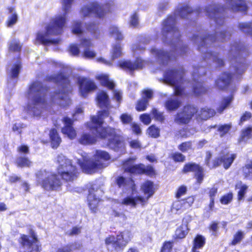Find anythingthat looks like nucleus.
<instances>
[{
    "instance_id": "39448f33",
    "label": "nucleus",
    "mask_w": 252,
    "mask_h": 252,
    "mask_svg": "<svg viewBox=\"0 0 252 252\" xmlns=\"http://www.w3.org/2000/svg\"><path fill=\"white\" fill-rule=\"evenodd\" d=\"M132 234L129 230L121 231L116 235H109L104 239L105 244L108 250L111 252H122L130 242Z\"/></svg>"
},
{
    "instance_id": "680f3d73",
    "label": "nucleus",
    "mask_w": 252,
    "mask_h": 252,
    "mask_svg": "<svg viewBox=\"0 0 252 252\" xmlns=\"http://www.w3.org/2000/svg\"><path fill=\"white\" fill-rule=\"evenodd\" d=\"M87 30L92 34H99V31L98 28V24L94 22L90 23L87 27Z\"/></svg>"
},
{
    "instance_id": "bf43d9fd",
    "label": "nucleus",
    "mask_w": 252,
    "mask_h": 252,
    "mask_svg": "<svg viewBox=\"0 0 252 252\" xmlns=\"http://www.w3.org/2000/svg\"><path fill=\"white\" fill-rule=\"evenodd\" d=\"M147 131L150 137L158 138L159 136V129L158 127H148Z\"/></svg>"
},
{
    "instance_id": "4c0bfd02",
    "label": "nucleus",
    "mask_w": 252,
    "mask_h": 252,
    "mask_svg": "<svg viewBox=\"0 0 252 252\" xmlns=\"http://www.w3.org/2000/svg\"><path fill=\"white\" fill-rule=\"evenodd\" d=\"M241 170L244 178L246 180H252V160L249 163L243 166Z\"/></svg>"
},
{
    "instance_id": "ea45409f",
    "label": "nucleus",
    "mask_w": 252,
    "mask_h": 252,
    "mask_svg": "<svg viewBox=\"0 0 252 252\" xmlns=\"http://www.w3.org/2000/svg\"><path fill=\"white\" fill-rule=\"evenodd\" d=\"M156 55L158 58L162 62H168L171 60L172 54L169 52L165 51L163 50H157Z\"/></svg>"
},
{
    "instance_id": "e2e57ef3",
    "label": "nucleus",
    "mask_w": 252,
    "mask_h": 252,
    "mask_svg": "<svg viewBox=\"0 0 252 252\" xmlns=\"http://www.w3.org/2000/svg\"><path fill=\"white\" fill-rule=\"evenodd\" d=\"M219 228V223L216 221H212L208 226V229L210 231L212 232V235L217 236L218 234V230Z\"/></svg>"
},
{
    "instance_id": "4d7b16f0",
    "label": "nucleus",
    "mask_w": 252,
    "mask_h": 252,
    "mask_svg": "<svg viewBox=\"0 0 252 252\" xmlns=\"http://www.w3.org/2000/svg\"><path fill=\"white\" fill-rule=\"evenodd\" d=\"M248 189V186L246 184H242L239 188L237 193V200L241 201L244 199Z\"/></svg>"
},
{
    "instance_id": "3c124183",
    "label": "nucleus",
    "mask_w": 252,
    "mask_h": 252,
    "mask_svg": "<svg viewBox=\"0 0 252 252\" xmlns=\"http://www.w3.org/2000/svg\"><path fill=\"white\" fill-rule=\"evenodd\" d=\"M240 30L248 35H252V26L251 23H242L239 24Z\"/></svg>"
},
{
    "instance_id": "0e129e2a",
    "label": "nucleus",
    "mask_w": 252,
    "mask_h": 252,
    "mask_svg": "<svg viewBox=\"0 0 252 252\" xmlns=\"http://www.w3.org/2000/svg\"><path fill=\"white\" fill-rule=\"evenodd\" d=\"M187 128V127H183L182 129L177 132V135L181 138H186L189 137L192 134L188 130Z\"/></svg>"
},
{
    "instance_id": "cd10ccee",
    "label": "nucleus",
    "mask_w": 252,
    "mask_h": 252,
    "mask_svg": "<svg viewBox=\"0 0 252 252\" xmlns=\"http://www.w3.org/2000/svg\"><path fill=\"white\" fill-rule=\"evenodd\" d=\"M95 100L100 108H108L110 105V100L107 93L101 91L96 94Z\"/></svg>"
},
{
    "instance_id": "2f4dec72",
    "label": "nucleus",
    "mask_w": 252,
    "mask_h": 252,
    "mask_svg": "<svg viewBox=\"0 0 252 252\" xmlns=\"http://www.w3.org/2000/svg\"><path fill=\"white\" fill-rule=\"evenodd\" d=\"M109 114V112L108 110L99 111L96 115L91 117V122L95 126H102L104 118L107 117Z\"/></svg>"
},
{
    "instance_id": "c03bdc74",
    "label": "nucleus",
    "mask_w": 252,
    "mask_h": 252,
    "mask_svg": "<svg viewBox=\"0 0 252 252\" xmlns=\"http://www.w3.org/2000/svg\"><path fill=\"white\" fill-rule=\"evenodd\" d=\"M245 236L244 233L241 230L237 231L234 235L229 243L230 246H235L239 244L244 239Z\"/></svg>"
},
{
    "instance_id": "6e6d98bb",
    "label": "nucleus",
    "mask_w": 252,
    "mask_h": 252,
    "mask_svg": "<svg viewBox=\"0 0 252 252\" xmlns=\"http://www.w3.org/2000/svg\"><path fill=\"white\" fill-rule=\"evenodd\" d=\"M233 198V194L230 191L222 195L220 199V201L223 205H227L232 201Z\"/></svg>"
},
{
    "instance_id": "b1692460",
    "label": "nucleus",
    "mask_w": 252,
    "mask_h": 252,
    "mask_svg": "<svg viewBox=\"0 0 252 252\" xmlns=\"http://www.w3.org/2000/svg\"><path fill=\"white\" fill-rule=\"evenodd\" d=\"M232 78V73L228 72H223L216 80L215 85L220 90H226L230 85Z\"/></svg>"
},
{
    "instance_id": "5701e85b",
    "label": "nucleus",
    "mask_w": 252,
    "mask_h": 252,
    "mask_svg": "<svg viewBox=\"0 0 252 252\" xmlns=\"http://www.w3.org/2000/svg\"><path fill=\"white\" fill-rule=\"evenodd\" d=\"M96 189L93 187L88 189V193L87 196V201L88 207L92 213H95L97 212L99 203L101 199L97 197L95 194Z\"/></svg>"
},
{
    "instance_id": "de8ad7c7",
    "label": "nucleus",
    "mask_w": 252,
    "mask_h": 252,
    "mask_svg": "<svg viewBox=\"0 0 252 252\" xmlns=\"http://www.w3.org/2000/svg\"><path fill=\"white\" fill-rule=\"evenodd\" d=\"M110 33L115 36V39L117 41H122L124 36L118 28L115 26H112L109 28Z\"/></svg>"
},
{
    "instance_id": "338daca9",
    "label": "nucleus",
    "mask_w": 252,
    "mask_h": 252,
    "mask_svg": "<svg viewBox=\"0 0 252 252\" xmlns=\"http://www.w3.org/2000/svg\"><path fill=\"white\" fill-rule=\"evenodd\" d=\"M187 192V188L185 185L180 186L175 193V197L180 198L182 196L184 195Z\"/></svg>"
},
{
    "instance_id": "a19ab883",
    "label": "nucleus",
    "mask_w": 252,
    "mask_h": 252,
    "mask_svg": "<svg viewBox=\"0 0 252 252\" xmlns=\"http://www.w3.org/2000/svg\"><path fill=\"white\" fill-rule=\"evenodd\" d=\"M151 114L153 119L159 123H163L165 120V116L163 112L159 111L156 108H153L151 110Z\"/></svg>"
},
{
    "instance_id": "6e6552de",
    "label": "nucleus",
    "mask_w": 252,
    "mask_h": 252,
    "mask_svg": "<svg viewBox=\"0 0 252 252\" xmlns=\"http://www.w3.org/2000/svg\"><path fill=\"white\" fill-rule=\"evenodd\" d=\"M28 232L30 235L25 234L20 235L18 240L20 246L28 250L24 252H40L42 249L41 245L36 233L31 226L28 228Z\"/></svg>"
},
{
    "instance_id": "c9c22d12",
    "label": "nucleus",
    "mask_w": 252,
    "mask_h": 252,
    "mask_svg": "<svg viewBox=\"0 0 252 252\" xmlns=\"http://www.w3.org/2000/svg\"><path fill=\"white\" fill-rule=\"evenodd\" d=\"M96 79L100 81L102 86L105 87L111 90L114 89L115 84L113 81L109 80V77L107 75H98L96 77Z\"/></svg>"
},
{
    "instance_id": "09e8293b",
    "label": "nucleus",
    "mask_w": 252,
    "mask_h": 252,
    "mask_svg": "<svg viewBox=\"0 0 252 252\" xmlns=\"http://www.w3.org/2000/svg\"><path fill=\"white\" fill-rule=\"evenodd\" d=\"M16 165L19 167H30L31 165V161L26 157H20L17 158Z\"/></svg>"
},
{
    "instance_id": "f3484780",
    "label": "nucleus",
    "mask_w": 252,
    "mask_h": 252,
    "mask_svg": "<svg viewBox=\"0 0 252 252\" xmlns=\"http://www.w3.org/2000/svg\"><path fill=\"white\" fill-rule=\"evenodd\" d=\"M103 134L104 137H102V139H107L108 140V145L112 148L118 150L123 146V141L116 134L114 128L112 127L104 128Z\"/></svg>"
},
{
    "instance_id": "ddd939ff",
    "label": "nucleus",
    "mask_w": 252,
    "mask_h": 252,
    "mask_svg": "<svg viewBox=\"0 0 252 252\" xmlns=\"http://www.w3.org/2000/svg\"><path fill=\"white\" fill-rule=\"evenodd\" d=\"M185 73L186 70L183 66L167 69L163 74V80L171 85L183 83Z\"/></svg>"
},
{
    "instance_id": "a878e982",
    "label": "nucleus",
    "mask_w": 252,
    "mask_h": 252,
    "mask_svg": "<svg viewBox=\"0 0 252 252\" xmlns=\"http://www.w3.org/2000/svg\"><path fill=\"white\" fill-rule=\"evenodd\" d=\"M118 65L122 69L130 72H133L137 69H142L144 66L143 62L138 59L133 63L131 61H122L119 63Z\"/></svg>"
},
{
    "instance_id": "e433bc0d",
    "label": "nucleus",
    "mask_w": 252,
    "mask_h": 252,
    "mask_svg": "<svg viewBox=\"0 0 252 252\" xmlns=\"http://www.w3.org/2000/svg\"><path fill=\"white\" fill-rule=\"evenodd\" d=\"M203 59L204 61L212 59L213 61L216 63L218 66L219 67L223 66L224 65L223 60L221 58H218L217 55L211 51H206L203 57Z\"/></svg>"
},
{
    "instance_id": "aec40b11",
    "label": "nucleus",
    "mask_w": 252,
    "mask_h": 252,
    "mask_svg": "<svg viewBox=\"0 0 252 252\" xmlns=\"http://www.w3.org/2000/svg\"><path fill=\"white\" fill-rule=\"evenodd\" d=\"M236 158L235 154L221 153L220 156L215 158L213 166L217 168L222 165L224 169L227 170L230 167Z\"/></svg>"
},
{
    "instance_id": "f03ea898",
    "label": "nucleus",
    "mask_w": 252,
    "mask_h": 252,
    "mask_svg": "<svg viewBox=\"0 0 252 252\" xmlns=\"http://www.w3.org/2000/svg\"><path fill=\"white\" fill-rule=\"evenodd\" d=\"M73 0H63V9L64 11L63 15L57 16L53 18L51 21V24L47 26L44 33H38L37 34L36 39L40 44L46 46L51 44H57L59 43V39H51L48 37L49 35H56L62 32L66 22V15L71 7Z\"/></svg>"
},
{
    "instance_id": "8fccbe9b",
    "label": "nucleus",
    "mask_w": 252,
    "mask_h": 252,
    "mask_svg": "<svg viewBox=\"0 0 252 252\" xmlns=\"http://www.w3.org/2000/svg\"><path fill=\"white\" fill-rule=\"evenodd\" d=\"M173 246V241H165L162 243L159 252H172Z\"/></svg>"
},
{
    "instance_id": "49530a36",
    "label": "nucleus",
    "mask_w": 252,
    "mask_h": 252,
    "mask_svg": "<svg viewBox=\"0 0 252 252\" xmlns=\"http://www.w3.org/2000/svg\"><path fill=\"white\" fill-rule=\"evenodd\" d=\"M232 99L233 96L232 95L223 98L217 109L218 111L220 113H221L229 105Z\"/></svg>"
},
{
    "instance_id": "69168bd1",
    "label": "nucleus",
    "mask_w": 252,
    "mask_h": 252,
    "mask_svg": "<svg viewBox=\"0 0 252 252\" xmlns=\"http://www.w3.org/2000/svg\"><path fill=\"white\" fill-rule=\"evenodd\" d=\"M139 119L140 121L145 125H148L151 122V117L149 114L143 113L140 115Z\"/></svg>"
},
{
    "instance_id": "13d9d810",
    "label": "nucleus",
    "mask_w": 252,
    "mask_h": 252,
    "mask_svg": "<svg viewBox=\"0 0 252 252\" xmlns=\"http://www.w3.org/2000/svg\"><path fill=\"white\" fill-rule=\"evenodd\" d=\"M122 55V48L119 44H115L112 49L111 57L113 59L118 58Z\"/></svg>"
},
{
    "instance_id": "4468645a",
    "label": "nucleus",
    "mask_w": 252,
    "mask_h": 252,
    "mask_svg": "<svg viewBox=\"0 0 252 252\" xmlns=\"http://www.w3.org/2000/svg\"><path fill=\"white\" fill-rule=\"evenodd\" d=\"M49 89V87L44 85L40 81H34L31 84L28 94H33L32 101L34 105L44 102V98Z\"/></svg>"
},
{
    "instance_id": "393cba45",
    "label": "nucleus",
    "mask_w": 252,
    "mask_h": 252,
    "mask_svg": "<svg viewBox=\"0 0 252 252\" xmlns=\"http://www.w3.org/2000/svg\"><path fill=\"white\" fill-rule=\"evenodd\" d=\"M194 201V196H189L184 199H178L174 202L172 204V208L176 211H184L191 207Z\"/></svg>"
},
{
    "instance_id": "c85d7f7f",
    "label": "nucleus",
    "mask_w": 252,
    "mask_h": 252,
    "mask_svg": "<svg viewBox=\"0 0 252 252\" xmlns=\"http://www.w3.org/2000/svg\"><path fill=\"white\" fill-rule=\"evenodd\" d=\"M216 111L214 109L205 106L201 109L200 113L196 115V119L197 121H206L214 116Z\"/></svg>"
},
{
    "instance_id": "f8f14e48",
    "label": "nucleus",
    "mask_w": 252,
    "mask_h": 252,
    "mask_svg": "<svg viewBox=\"0 0 252 252\" xmlns=\"http://www.w3.org/2000/svg\"><path fill=\"white\" fill-rule=\"evenodd\" d=\"M198 112L197 106L192 104H186L181 111L176 114L174 121L178 124H188L195 115H197Z\"/></svg>"
},
{
    "instance_id": "423d86ee",
    "label": "nucleus",
    "mask_w": 252,
    "mask_h": 252,
    "mask_svg": "<svg viewBox=\"0 0 252 252\" xmlns=\"http://www.w3.org/2000/svg\"><path fill=\"white\" fill-rule=\"evenodd\" d=\"M250 52L248 47L241 42L235 41L230 46L228 51V58L231 61L239 63L235 67V71L238 73L243 72L247 68V64L244 63H239L241 59H244L249 56Z\"/></svg>"
},
{
    "instance_id": "bb28decb",
    "label": "nucleus",
    "mask_w": 252,
    "mask_h": 252,
    "mask_svg": "<svg viewBox=\"0 0 252 252\" xmlns=\"http://www.w3.org/2000/svg\"><path fill=\"white\" fill-rule=\"evenodd\" d=\"M227 3L233 12L240 11L246 13L248 10L244 0H227Z\"/></svg>"
},
{
    "instance_id": "72a5a7b5",
    "label": "nucleus",
    "mask_w": 252,
    "mask_h": 252,
    "mask_svg": "<svg viewBox=\"0 0 252 252\" xmlns=\"http://www.w3.org/2000/svg\"><path fill=\"white\" fill-rule=\"evenodd\" d=\"M189 231L188 224L182 223L176 228L173 239L175 240L183 239L187 236Z\"/></svg>"
},
{
    "instance_id": "a211bd4d",
    "label": "nucleus",
    "mask_w": 252,
    "mask_h": 252,
    "mask_svg": "<svg viewBox=\"0 0 252 252\" xmlns=\"http://www.w3.org/2000/svg\"><path fill=\"white\" fill-rule=\"evenodd\" d=\"M77 83L81 95L86 97L90 93L93 92L97 89L95 82L92 79L86 77H78Z\"/></svg>"
},
{
    "instance_id": "dca6fc26",
    "label": "nucleus",
    "mask_w": 252,
    "mask_h": 252,
    "mask_svg": "<svg viewBox=\"0 0 252 252\" xmlns=\"http://www.w3.org/2000/svg\"><path fill=\"white\" fill-rule=\"evenodd\" d=\"M81 11L84 17L94 14L96 17L103 18L105 14L109 11V9L108 7L107 9H106L104 5L94 2L91 3L90 5L84 6Z\"/></svg>"
},
{
    "instance_id": "58836bf2",
    "label": "nucleus",
    "mask_w": 252,
    "mask_h": 252,
    "mask_svg": "<svg viewBox=\"0 0 252 252\" xmlns=\"http://www.w3.org/2000/svg\"><path fill=\"white\" fill-rule=\"evenodd\" d=\"M207 91V89L203 86V83L199 81L195 82V84L192 87V92L195 96H199L204 94Z\"/></svg>"
},
{
    "instance_id": "774afa93",
    "label": "nucleus",
    "mask_w": 252,
    "mask_h": 252,
    "mask_svg": "<svg viewBox=\"0 0 252 252\" xmlns=\"http://www.w3.org/2000/svg\"><path fill=\"white\" fill-rule=\"evenodd\" d=\"M21 65L20 64H15L11 69V77L12 78H15L18 77Z\"/></svg>"
},
{
    "instance_id": "864d4df0",
    "label": "nucleus",
    "mask_w": 252,
    "mask_h": 252,
    "mask_svg": "<svg viewBox=\"0 0 252 252\" xmlns=\"http://www.w3.org/2000/svg\"><path fill=\"white\" fill-rule=\"evenodd\" d=\"M212 153L210 151H208L206 152V155L205 156L204 163L206 166L209 168L210 169H215L216 167H214V161L215 160V158L211 160L212 158Z\"/></svg>"
},
{
    "instance_id": "f257e3e1",
    "label": "nucleus",
    "mask_w": 252,
    "mask_h": 252,
    "mask_svg": "<svg viewBox=\"0 0 252 252\" xmlns=\"http://www.w3.org/2000/svg\"><path fill=\"white\" fill-rule=\"evenodd\" d=\"M58 165L56 173L47 176L46 170H40L35 173L36 185L47 191H57L61 189L63 185L62 180L66 183H72L79 176V172L72 160L63 155L57 157Z\"/></svg>"
},
{
    "instance_id": "2eb2a0df",
    "label": "nucleus",
    "mask_w": 252,
    "mask_h": 252,
    "mask_svg": "<svg viewBox=\"0 0 252 252\" xmlns=\"http://www.w3.org/2000/svg\"><path fill=\"white\" fill-rule=\"evenodd\" d=\"M181 172L183 174L193 172V177L197 185L202 183L205 176L203 167L199 164L194 162L186 163L181 169Z\"/></svg>"
},
{
    "instance_id": "412c9836",
    "label": "nucleus",
    "mask_w": 252,
    "mask_h": 252,
    "mask_svg": "<svg viewBox=\"0 0 252 252\" xmlns=\"http://www.w3.org/2000/svg\"><path fill=\"white\" fill-rule=\"evenodd\" d=\"M141 190L142 192L146 195L145 197L141 195H137V198L139 200L140 204L142 206L146 205L149 200L154 194L155 189L153 182L150 180H146L141 186Z\"/></svg>"
},
{
    "instance_id": "6ab92c4d",
    "label": "nucleus",
    "mask_w": 252,
    "mask_h": 252,
    "mask_svg": "<svg viewBox=\"0 0 252 252\" xmlns=\"http://www.w3.org/2000/svg\"><path fill=\"white\" fill-rule=\"evenodd\" d=\"M45 80L60 85L64 92H68L70 87V81L69 76L62 72L56 74L46 75Z\"/></svg>"
},
{
    "instance_id": "20e7f679",
    "label": "nucleus",
    "mask_w": 252,
    "mask_h": 252,
    "mask_svg": "<svg viewBox=\"0 0 252 252\" xmlns=\"http://www.w3.org/2000/svg\"><path fill=\"white\" fill-rule=\"evenodd\" d=\"M94 160L84 159L78 160V164L83 172L87 174H93L98 169H101L107 166L103 162L110 159L109 154L105 151L97 150L93 155Z\"/></svg>"
},
{
    "instance_id": "9d476101",
    "label": "nucleus",
    "mask_w": 252,
    "mask_h": 252,
    "mask_svg": "<svg viewBox=\"0 0 252 252\" xmlns=\"http://www.w3.org/2000/svg\"><path fill=\"white\" fill-rule=\"evenodd\" d=\"M228 33L225 31H222L219 33L215 32L214 34L204 35L203 37L202 35L193 34L191 37V40L194 42H196L200 39V44L198 46V49L199 51H202V48H207L208 45H210L215 42L217 40L223 42L225 40L226 34Z\"/></svg>"
},
{
    "instance_id": "f704fd0d",
    "label": "nucleus",
    "mask_w": 252,
    "mask_h": 252,
    "mask_svg": "<svg viewBox=\"0 0 252 252\" xmlns=\"http://www.w3.org/2000/svg\"><path fill=\"white\" fill-rule=\"evenodd\" d=\"M82 247L81 244L76 242L67 243L57 249L56 252H73L79 250Z\"/></svg>"
},
{
    "instance_id": "473e14b6",
    "label": "nucleus",
    "mask_w": 252,
    "mask_h": 252,
    "mask_svg": "<svg viewBox=\"0 0 252 252\" xmlns=\"http://www.w3.org/2000/svg\"><path fill=\"white\" fill-rule=\"evenodd\" d=\"M49 139L51 146L53 149H57L62 142V139L55 128H51L50 130Z\"/></svg>"
},
{
    "instance_id": "a18cd8bd",
    "label": "nucleus",
    "mask_w": 252,
    "mask_h": 252,
    "mask_svg": "<svg viewBox=\"0 0 252 252\" xmlns=\"http://www.w3.org/2000/svg\"><path fill=\"white\" fill-rule=\"evenodd\" d=\"M62 133L70 139H73L77 136V132L74 127H63Z\"/></svg>"
},
{
    "instance_id": "1a4fd4ad",
    "label": "nucleus",
    "mask_w": 252,
    "mask_h": 252,
    "mask_svg": "<svg viewBox=\"0 0 252 252\" xmlns=\"http://www.w3.org/2000/svg\"><path fill=\"white\" fill-rule=\"evenodd\" d=\"M227 8L222 5L213 3L208 5L205 11L206 15L215 21L216 27H219L224 23L225 15Z\"/></svg>"
},
{
    "instance_id": "7ed1b4c3",
    "label": "nucleus",
    "mask_w": 252,
    "mask_h": 252,
    "mask_svg": "<svg viewBox=\"0 0 252 252\" xmlns=\"http://www.w3.org/2000/svg\"><path fill=\"white\" fill-rule=\"evenodd\" d=\"M201 11V9L200 8L193 10L188 4L183 5L176 10L174 15H168L164 20L161 30L162 34L166 35L169 33H172L173 35L179 34L180 38L181 35L179 34V30L176 26L175 16L179 15L182 18L187 19L193 13L198 15Z\"/></svg>"
},
{
    "instance_id": "79ce46f5",
    "label": "nucleus",
    "mask_w": 252,
    "mask_h": 252,
    "mask_svg": "<svg viewBox=\"0 0 252 252\" xmlns=\"http://www.w3.org/2000/svg\"><path fill=\"white\" fill-rule=\"evenodd\" d=\"M181 102L178 99H170L165 102L166 109L170 111L176 110L181 105Z\"/></svg>"
},
{
    "instance_id": "c756f323",
    "label": "nucleus",
    "mask_w": 252,
    "mask_h": 252,
    "mask_svg": "<svg viewBox=\"0 0 252 252\" xmlns=\"http://www.w3.org/2000/svg\"><path fill=\"white\" fill-rule=\"evenodd\" d=\"M205 244V237L201 234H197L193 240L192 246L190 252H199L198 250L202 249Z\"/></svg>"
},
{
    "instance_id": "052dcab7",
    "label": "nucleus",
    "mask_w": 252,
    "mask_h": 252,
    "mask_svg": "<svg viewBox=\"0 0 252 252\" xmlns=\"http://www.w3.org/2000/svg\"><path fill=\"white\" fill-rule=\"evenodd\" d=\"M82 23L81 22L75 21L72 26V32L74 34H81L83 31L82 29Z\"/></svg>"
},
{
    "instance_id": "4be33fe9",
    "label": "nucleus",
    "mask_w": 252,
    "mask_h": 252,
    "mask_svg": "<svg viewBox=\"0 0 252 252\" xmlns=\"http://www.w3.org/2000/svg\"><path fill=\"white\" fill-rule=\"evenodd\" d=\"M141 97L135 103V109L138 112L145 111L149 105V101L153 96L152 90L147 89L141 92Z\"/></svg>"
},
{
    "instance_id": "0eeeda50",
    "label": "nucleus",
    "mask_w": 252,
    "mask_h": 252,
    "mask_svg": "<svg viewBox=\"0 0 252 252\" xmlns=\"http://www.w3.org/2000/svg\"><path fill=\"white\" fill-rule=\"evenodd\" d=\"M136 158L130 157L122 162V165L125 172L133 175H145L152 177L156 175L154 167L151 165H145L143 163L135 164Z\"/></svg>"
},
{
    "instance_id": "7c9ffc66",
    "label": "nucleus",
    "mask_w": 252,
    "mask_h": 252,
    "mask_svg": "<svg viewBox=\"0 0 252 252\" xmlns=\"http://www.w3.org/2000/svg\"><path fill=\"white\" fill-rule=\"evenodd\" d=\"M115 183L120 189H126L130 185L135 186L134 182L131 178H126L122 175L118 176L115 178Z\"/></svg>"
},
{
    "instance_id": "603ef678",
    "label": "nucleus",
    "mask_w": 252,
    "mask_h": 252,
    "mask_svg": "<svg viewBox=\"0 0 252 252\" xmlns=\"http://www.w3.org/2000/svg\"><path fill=\"white\" fill-rule=\"evenodd\" d=\"M178 149L183 153H186L192 149L191 141H188L181 143L178 146Z\"/></svg>"
},
{
    "instance_id": "37998d69",
    "label": "nucleus",
    "mask_w": 252,
    "mask_h": 252,
    "mask_svg": "<svg viewBox=\"0 0 252 252\" xmlns=\"http://www.w3.org/2000/svg\"><path fill=\"white\" fill-rule=\"evenodd\" d=\"M138 201L139 202V200L137 198V196L135 197L127 196L122 200L121 204L135 208L137 205Z\"/></svg>"
},
{
    "instance_id": "5fc2aeb1",
    "label": "nucleus",
    "mask_w": 252,
    "mask_h": 252,
    "mask_svg": "<svg viewBox=\"0 0 252 252\" xmlns=\"http://www.w3.org/2000/svg\"><path fill=\"white\" fill-rule=\"evenodd\" d=\"M170 158L175 162H183L186 160V156L182 153L175 152L170 155Z\"/></svg>"
},
{
    "instance_id": "9b49d317",
    "label": "nucleus",
    "mask_w": 252,
    "mask_h": 252,
    "mask_svg": "<svg viewBox=\"0 0 252 252\" xmlns=\"http://www.w3.org/2000/svg\"><path fill=\"white\" fill-rule=\"evenodd\" d=\"M89 131L83 133L79 138L78 142L83 145H90L95 144L97 138L102 139L104 137V128H110V127H89Z\"/></svg>"
}]
</instances>
